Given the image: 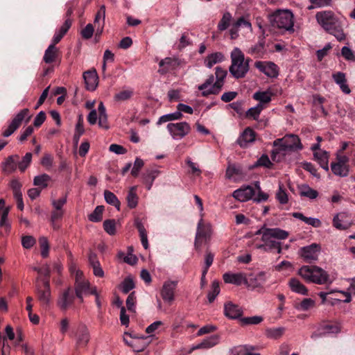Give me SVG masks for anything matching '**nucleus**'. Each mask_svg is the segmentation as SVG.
<instances>
[{
    "mask_svg": "<svg viewBox=\"0 0 355 355\" xmlns=\"http://www.w3.org/2000/svg\"><path fill=\"white\" fill-rule=\"evenodd\" d=\"M69 271L75 279V293L73 288L69 287L60 295L58 304L64 311L68 309L73 304L75 295L82 302L83 295L89 294V282L85 279L83 272L78 270L75 265L69 266Z\"/></svg>",
    "mask_w": 355,
    "mask_h": 355,
    "instance_id": "f257e3e1",
    "label": "nucleus"
},
{
    "mask_svg": "<svg viewBox=\"0 0 355 355\" xmlns=\"http://www.w3.org/2000/svg\"><path fill=\"white\" fill-rule=\"evenodd\" d=\"M319 24L328 33L334 35L338 41H343L346 36L343 32V23L335 14L330 10L319 12L315 15Z\"/></svg>",
    "mask_w": 355,
    "mask_h": 355,
    "instance_id": "f03ea898",
    "label": "nucleus"
},
{
    "mask_svg": "<svg viewBox=\"0 0 355 355\" xmlns=\"http://www.w3.org/2000/svg\"><path fill=\"white\" fill-rule=\"evenodd\" d=\"M231 65L229 71L231 75L236 79L244 78L250 69V62L251 59L245 58L244 53L237 47L231 52Z\"/></svg>",
    "mask_w": 355,
    "mask_h": 355,
    "instance_id": "7ed1b4c3",
    "label": "nucleus"
},
{
    "mask_svg": "<svg viewBox=\"0 0 355 355\" xmlns=\"http://www.w3.org/2000/svg\"><path fill=\"white\" fill-rule=\"evenodd\" d=\"M300 275L306 282L317 284H324L329 281L328 273L317 266H303L298 270Z\"/></svg>",
    "mask_w": 355,
    "mask_h": 355,
    "instance_id": "20e7f679",
    "label": "nucleus"
},
{
    "mask_svg": "<svg viewBox=\"0 0 355 355\" xmlns=\"http://www.w3.org/2000/svg\"><path fill=\"white\" fill-rule=\"evenodd\" d=\"M269 20L272 27L283 31L293 32V15L289 10H277L269 15Z\"/></svg>",
    "mask_w": 355,
    "mask_h": 355,
    "instance_id": "39448f33",
    "label": "nucleus"
},
{
    "mask_svg": "<svg viewBox=\"0 0 355 355\" xmlns=\"http://www.w3.org/2000/svg\"><path fill=\"white\" fill-rule=\"evenodd\" d=\"M288 236V232L279 228L265 229L261 240L268 250H276L277 253H281V243L275 239H286Z\"/></svg>",
    "mask_w": 355,
    "mask_h": 355,
    "instance_id": "423d86ee",
    "label": "nucleus"
},
{
    "mask_svg": "<svg viewBox=\"0 0 355 355\" xmlns=\"http://www.w3.org/2000/svg\"><path fill=\"white\" fill-rule=\"evenodd\" d=\"M94 103L95 101L90 102V125L95 124L98 120V124L100 128L108 129L107 115L103 103L101 101L99 103L97 111L92 109Z\"/></svg>",
    "mask_w": 355,
    "mask_h": 355,
    "instance_id": "0eeeda50",
    "label": "nucleus"
},
{
    "mask_svg": "<svg viewBox=\"0 0 355 355\" xmlns=\"http://www.w3.org/2000/svg\"><path fill=\"white\" fill-rule=\"evenodd\" d=\"M212 226L211 223H205L201 218L198 223L197 231L196 234L194 246L196 250H200L202 240L205 243L208 242L212 235Z\"/></svg>",
    "mask_w": 355,
    "mask_h": 355,
    "instance_id": "6e6552de",
    "label": "nucleus"
},
{
    "mask_svg": "<svg viewBox=\"0 0 355 355\" xmlns=\"http://www.w3.org/2000/svg\"><path fill=\"white\" fill-rule=\"evenodd\" d=\"M320 252V245L312 243L301 248L299 250L298 254L306 263H311L318 261Z\"/></svg>",
    "mask_w": 355,
    "mask_h": 355,
    "instance_id": "1a4fd4ad",
    "label": "nucleus"
},
{
    "mask_svg": "<svg viewBox=\"0 0 355 355\" xmlns=\"http://www.w3.org/2000/svg\"><path fill=\"white\" fill-rule=\"evenodd\" d=\"M215 75L216 82L207 91L202 92V96L207 97L210 94H218L220 92L224 85V80L227 75V71L221 67H216Z\"/></svg>",
    "mask_w": 355,
    "mask_h": 355,
    "instance_id": "9d476101",
    "label": "nucleus"
},
{
    "mask_svg": "<svg viewBox=\"0 0 355 355\" xmlns=\"http://www.w3.org/2000/svg\"><path fill=\"white\" fill-rule=\"evenodd\" d=\"M167 130L173 139H181L191 131V126L187 122L169 123Z\"/></svg>",
    "mask_w": 355,
    "mask_h": 355,
    "instance_id": "9b49d317",
    "label": "nucleus"
},
{
    "mask_svg": "<svg viewBox=\"0 0 355 355\" xmlns=\"http://www.w3.org/2000/svg\"><path fill=\"white\" fill-rule=\"evenodd\" d=\"M105 16V7L102 6L96 14L94 25L90 24V38L95 32L94 42H98V37L103 32Z\"/></svg>",
    "mask_w": 355,
    "mask_h": 355,
    "instance_id": "f8f14e48",
    "label": "nucleus"
},
{
    "mask_svg": "<svg viewBox=\"0 0 355 355\" xmlns=\"http://www.w3.org/2000/svg\"><path fill=\"white\" fill-rule=\"evenodd\" d=\"M29 114V110H21L12 120L8 126L3 130L2 135L8 137L13 134L21 125L25 117Z\"/></svg>",
    "mask_w": 355,
    "mask_h": 355,
    "instance_id": "ddd939ff",
    "label": "nucleus"
},
{
    "mask_svg": "<svg viewBox=\"0 0 355 355\" xmlns=\"http://www.w3.org/2000/svg\"><path fill=\"white\" fill-rule=\"evenodd\" d=\"M180 64V62L178 58L166 57L159 62L157 72L160 75H165L171 71L175 70Z\"/></svg>",
    "mask_w": 355,
    "mask_h": 355,
    "instance_id": "4468645a",
    "label": "nucleus"
},
{
    "mask_svg": "<svg viewBox=\"0 0 355 355\" xmlns=\"http://www.w3.org/2000/svg\"><path fill=\"white\" fill-rule=\"evenodd\" d=\"M178 282L167 281L165 282L161 291V296L164 302L171 304L175 300V291L176 289Z\"/></svg>",
    "mask_w": 355,
    "mask_h": 355,
    "instance_id": "2eb2a0df",
    "label": "nucleus"
},
{
    "mask_svg": "<svg viewBox=\"0 0 355 355\" xmlns=\"http://www.w3.org/2000/svg\"><path fill=\"white\" fill-rule=\"evenodd\" d=\"M273 146L275 148L271 152V158L273 161H279L277 159L278 154H284L285 152L292 150V146L284 138L275 140L273 141Z\"/></svg>",
    "mask_w": 355,
    "mask_h": 355,
    "instance_id": "dca6fc26",
    "label": "nucleus"
},
{
    "mask_svg": "<svg viewBox=\"0 0 355 355\" xmlns=\"http://www.w3.org/2000/svg\"><path fill=\"white\" fill-rule=\"evenodd\" d=\"M42 289L40 284H36L37 297L43 305H48L50 302L51 290L50 281L45 279L43 283Z\"/></svg>",
    "mask_w": 355,
    "mask_h": 355,
    "instance_id": "f3484780",
    "label": "nucleus"
},
{
    "mask_svg": "<svg viewBox=\"0 0 355 355\" xmlns=\"http://www.w3.org/2000/svg\"><path fill=\"white\" fill-rule=\"evenodd\" d=\"M243 313V309L232 302H228L224 304V315L229 319H240Z\"/></svg>",
    "mask_w": 355,
    "mask_h": 355,
    "instance_id": "a211bd4d",
    "label": "nucleus"
},
{
    "mask_svg": "<svg viewBox=\"0 0 355 355\" xmlns=\"http://www.w3.org/2000/svg\"><path fill=\"white\" fill-rule=\"evenodd\" d=\"M89 342V333L86 325L80 324L76 333V347L78 350L85 348Z\"/></svg>",
    "mask_w": 355,
    "mask_h": 355,
    "instance_id": "6ab92c4d",
    "label": "nucleus"
},
{
    "mask_svg": "<svg viewBox=\"0 0 355 355\" xmlns=\"http://www.w3.org/2000/svg\"><path fill=\"white\" fill-rule=\"evenodd\" d=\"M256 132L250 127L246 128L238 138L236 143L241 148H246L255 141Z\"/></svg>",
    "mask_w": 355,
    "mask_h": 355,
    "instance_id": "aec40b11",
    "label": "nucleus"
},
{
    "mask_svg": "<svg viewBox=\"0 0 355 355\" xmlns=\"http://www.w3.org/2000/svg\"><path fill=\"white\" fill-rule=\"evenodd\" d=\"M255 195V190L252 186H247L239 189L235 190L233 192V197L241 201L245 202L251 199L253 196Z\"/></svg>",
    "mask_w": 355,
    "mask_h": 355,
    "instance_id": "412c9836",
    "label": "nucleus"
},
{
    "mask_svg": "<svg viewBox=\"0 0 355 355\" xmlns=\"http://www.w3.org/2000/svg\"><path fill=\"white\" fill-rule=\"evenodd\" d=\"M225 283L232 284L237 286L241 284H248V279L243 273H225L223 276Z\"/></svg>",
    "mask_w": 355,
    "mask_h": 355,
    "instance_id": "4be33fe9",
    "label": "nucleus"
},
{
    "mask_svg": "<svg viewBox=\"0 0 355 355\" xmlns=\"http://www.w3.org/2000/svg\"><path fill=\"white\" fill-rule=\"evenodd\" d=\"M347 217L345 212L337 214L333 218V226L340 230L348 229L351 226V223L346 220Z\"/></svg>",
    "mask_w": 355,
    "mask_h": 355,
    "instance_id": "5701e85b",
    "label": "nucleus"
},
{
    "mask_svg": "<svg viewBox=\"0 0 355 355\" xmlns=\"http://www.w3.org/2000/svg\"><path fill=\"white\" fill-rule=\"evenodd\" d=\"M332 78L334 82L338 85H339L340 89L344 94H350L351 89L347 83V79L345 73L340 71L334 73L332 74Z\"/></svg>",
    "mask_w": 355,
    "mask_h": 355,
    "instance_id": "b1692460",
    "label": "nucleus"
},
{
    "mask_svg": "<svg viewBox=\"0 0 355 355\" xmlns=\"http://www.w3.org/2000/svg\"><path fill=\"white\" fill-rule=\"evenodd\" d=\"M248 279V286L257 288L261 286L266 281V274L265 272H259L257 274H251Z\"/></svg>",
    "mask_w": 355,
    "mask_h": 355,
    "instance_id": "393cba45",
    "label": "nucleus"
},
{
    "mask_svg": "<svg viewBox=\"0 0 355 355\" xmlns=\"http://www.w3.org/2000/svg\"><path fill=\"white\" fill-rule=\"evenodd\" d=\"M241 26H244L249 28H252V25L250 21L245 20L243 17H239L232 24L231 28L230 29L231 39L234 40L238 37L239 29Z\"/></svg>",
    "mask_w": 355,
    "mask_h": 355,
    "instance_id": "a878e982",
    "label": "nucleus"
},
{
    "mask_svg": "<svg viewBox=\"0 0 355 355\" xmlns=\"http://www.w3.org/2000/svg\"><path fill=\"white\" fill-rule=\"evenodd\" d=\"M125 334L129 335L132 338L131 342L128 343V346L131 347L135 352H142L145 349L147 344L144 340H146L148 337L137 338L132 337V335L128 333H125Z\"/></svg>",
    "mask_w": 355,
    "mask_h": 355,
    "instance_id": "bb28decb",
    "label": "nucleus"
},
{
    "mask_svg": "<svg viewBox=\"0 0 355 355\" xmlns=\"http://www.w3.org/2000/svg\"><path fill=\"white\" fill-rule=\"evenodd\" d=\"M219 341V336L212 335L204 339L200 343L193 346L192 349H209L215 346Z\"/></svg>",
    "mask_w": 355,
    "mask_h": 355,
    "instance_id": "cd10ccee",
    "label": "nucleus"
},
{
    "mask_svg": "<svg viewBox=\"0 0 355 355\" xmlns=\"http://www.w3.org/2000/svg\"><path fill=\"white\" fill-rule=\"evenodd\" d=\"M288 285L293 292L303 295H308V289L297 279L291 278L289 280Z\"/></svg>",
    "mask_w": 355,
    "mask_h": 355,
    "instance_id": "c85d7f7f",
    "label": "nucleus"
},
{
    "mask_svg": "<svg viewBox=\"0 0 355 355\" xmlns=\"http://www.w3.org/2000/svg\"><path fill=\"white\" fill-rule=\"evenodd\" d=\"M159 171L157 169H148L143 174L144 182L146 186V189L150 190L153 186L155 179L159 175Z\"/></svg>",
    "mask_w": 355,
    "mask_h": 355,
    "instance_id": "c756f323",
    "label": "nucleus"
},
{
    "mask_svg": "<svg viewBox=\"0 0 355 355\" xmlns=\"http://www.w3.org/2000/svg\"><path fill=\"white\" fill-rule=\"evenodd\" d=\"M19 155H10L8 157L3 165V170L5 173H11L15 171L18 165Z\"/></svg>",
    "mask_w": 355,
    "mask_h": 355,
    "instance_id": "7c9ffc66",
    "label": "nucleus"
},
{
    "mask_svg": "<svg viewBox=\"0 0 355 355\" xmlns=\"http://www.w3.org/2000/svg\"><path fill=\"white\" fill-rule=\"evenodd\" d=\"M224 60V55L220 52H216L208 55L205 60V64L208 68H211L214 64L221 62Z\"/></svg>",
    "mask_w": 355,
    "mask_h": 355,
    "instance_id": "2f4dec72",
    "label": "nucleus"
},
{
    "mask_svg": "<svg viewBox=\"0 0 355 355\" xmlns=\"http://www.w3.org/2000/svg\"><path fill=\"white\" fill-rule=\"evenodd\" d=\"M265 52V38L259 37L257 44L252 46L248 51V53L254 55L256 58H261Z\"/></svg>",
    "mask_w": 355,
    "mask_h": 355,
    "instance_id": "473e14b6",
    "label": "nucleus"
},
{
    "mask_svg": "<svg viewBox=\"0 0 355 355\" xmlns=\"http://www.w3.org/2000/svg\"><path fill=\"white\" fill-rule=\"evenodd\" d=\"M58 48L54 44H50L44 52L43 60L47 64L53 62L58 56Z\"/></svg>",
    "mask_w": 355,
    "mask_h": 355,
    "instance_id": "72a5a7b5",
    "label": "nucleus"
},
{
    "mask_svg": "<svg viewBox=\"0 0 355 355\" xmlns=\"http://www.w3.org/2000/svg\"><path fill=\"white\" fill-rule=\"evenodd\" d=\"M315 159L318 161L320 166L325 171H329V154L327 151H319L313 153Z\"/></svg>",
    "mask_w": 355,
    "mask_h": 355,
    "instance_id": "f704fd0d",
    "label": "nucleus"
},
{
    "mask_svg": "<svg viewBox=\"0 0 355 355\" xmlns=\"http://www.w3.org/2000/svg\"><path fill=\"white\" fill-rule=\"evenodd\" d=\"M300 195L302 197H306L311 200L315 199L318 196V192L311 188L307 184H302L299 187Z\"/></svg>",
    "mask_w": 355,
    "mask_h": 355,
    "instance_id": "c9c22d12",
    "label": "nucleus"
},
{
    "mask_svg": "<svg viewBox=\"0 0 355 355\" xmlns=\"http://www.w3.org/2000/svg\"><path fill=\"white\" fill-rule=\"evenodd\" d=\"M331 168L335 175L341 178L347 177L349 172V166H343L337 163H331Z\"/></svg>",
    "mask_w": 355,
    "mask_h": 355,
    "instance_id": "e433bc0d",
    "label": "nucleus"
},
{
    "mask_svg": "<svg viewBox=\"0 0 355 355\" xmlns=\"http://www.w3.org/2000/svg\"><path fill=\"white\" fill-rule=\"evenodd\" d=\"M128 206L130 209H134L138 204V196L137 195V187H132L126 197Z\"/></svg>",
    "mask_w": 355,
    "mask_h": 355,
    "instance_id": "4c0bfd02",
    "label": "nucleus"
},
{
    "mask_svg": "<svg viewBox=\"0 0 355 355\" xmlns=\"http://www.w3.org/2000/svg\"><path fill=\"white\" fill-rule=\"evenodd\" d=\"M272 94L270 92H257L253 94V98L259 101L258 104L263 105L271 101Z\"/></svg>",
    "mask_w": 355,
    "mask_h": 355,
    "instance_id": "58836bf2",
    "label": "nucleus"
},
{
    "mask_svg": "<svg viewBox=\"0 0 355 355\" xmlns=\"http://www.w3.org/2000/svg\"><path fill=\"white\" fill-rule=\"evenodd\" d=\"M104 198L107 203L114 206L117 210H120V201L114 193L105 190L104 191Z\"/></svg>",
    "mask_w": 355,
    "mask_h": 355,
    "instance_id": "ea45409f",
    "label": "nucleus"
},
{
    "mask_svg": "<svg viewBox=\"0 0 355 355\" xmlns=\"http://www.w3.org/2000/svg\"><path fill=\"white\" fill-rule=\"evenodd\" d=\"M232 16L230 12H225L218 24V29L220 31L226 30L231 24Z\"/></svg>",
    "mask_w": 355,
    "mask_h": 355,
    "instance_id": "a19ab883",
    "label": "nucleus"
},
{
    "mask_svg": "<svg viewBox=\"0 0 355 355\" xmlns=\"http://www.w3.org/2000/svg\"><path fill=\"white\" fill-rule=\"evenodd\" d=\"M182 114L180 112L178 111L173 113L167 114L159 117V120L157 122V124L160 125L168 121L179 120L182 119Z\"/></svg>",
    "mask_w": 355,
    "mask_h": 355,
    "instance_id": "79ce46f5",
    "label": "nucleus"
},
{
    "mask_svg": "<svg viewBox=\"0 0 355 355\" xmlns=\"http://www.w3.org/2000/svg\"><path fill=\"white\" fill-rule=\"evenodd\" d=\"M284 327L268 328L266 329L265 334L268 338L277 339L284 334Z\"/></svg>",
    "mask_w": 355,
    "mask_h": 355,
    "instance_id": "37998d69",
    "label": "nucleus"
},
{
    "mask_svg": "<svg viewBox=\"0 0 355 355\" xmlns=\"http://www.w3.org/2000/svg\"><path fill=\"white\" fill-rule=\"evenodd\" d=\"M90 267L92 268L93 274L97 277H103L105 275L104 271L97 260L92 259V254L90 253Z\"/></svg>",
    "mask_w": 355,
    "mask_h": 355,
    "instance_id": "c03bdc74",
    "label": "nucleus"
},
{
    "mask_svg": "<svg viewBox=\"0 0 355 355\" xmlns=\"http://www.w3.org/2000/svg\"><path fill=\"white\" fill-rule=\"evenodd\" d=\"M315 306V301L311 298H305L301 302L296 303L295 308L299 311H306Z\"/></svg>",
    "mask_w": 355,
    "mask_h": 355,
    "instance_id": "a18cd8bd",
    "label": "nucleus"
},
{
    "mask_svg": "<svg viewBox=\"0 0 355 355\" xmlns=\"http://www.w3.org/2000/svg\"><path fill=\"white\" fill-rule=\"evenodd\" d=\"M284 140L288 142L292 146V150L293 149H302V145L300 142V139L297 135H290L285 136L284 137Z\"/></svg>",
    "mask_w": 355,
    "mask_h": 355,
    "instance_id": "49530a36",
    "label": "nucleus"
},
{
    "mask_svg": "<svg viewBox=\"0 0 355 355\" xmlns=\"http://www.w3.org/2000/svg\"><path fill=\"white\" fill-rule=\"evenodd\" d=\"M134 92L132 89H124L116 93L114 98L116 101H125L131 98Z\"/></svg>",
    "mask_w": 355,
    "mask_h": 355,
    "instance_id": "de8ad7c7",
    "label": "nucleus"
},
{
    "mask_svg": "<svg viewBox=\"0 0 355 355\" xmlns=\"http://www.w3.org/2000/svg\"><path fill=\"white\" fill-rule=\"evenodd\" d=\"M276 198L282 205H285L288 202V194L282 184H279V189L276 193Z\"/></svg>",
    "mask_w": 355,
    "mask_h": 355,
    "instance_id": "09e8293b",
    "label": "nucleus"
},
{
    "mask_svg": "<svg viewBox=\"0 0 355 355\" xmlns=\"http://www.w3.org/2000/svg\"><path fill=\"white\" fill-rule=\"evenodd\" d=\"M219 293H220L219 282L217 281L212 282L211 291L208 293V295H207L209 302V303L213 302Z\"/></svg>",
    "mask_w": 355,
    "mask_h": 355,
    "instance_id": "8fccbe9b",
    "label": "nucleus"
},
{
    "mask_svg": "<svg viewBox=\"0 0 355 355\" xmlns=\"http://www.w3.org/2000/svg\"><path fill=\"white\" fill-rule=\"evenodd\" d=\"M264 74L270 78H276L279 75L277 66L271 62H267Z\"/></svg>",
    "mask_w": 355,
    "mask_h": 355,
    "instance_id": "3c124183",
    "label": "nucleus"
},
{
    "mask_svg": "<svg viewBox=\"0 0 355 355\" xmlns=\"http://www.w3.org/2000/svg\"><path fill=\"white\" fill-rule=\"evenodd\" d=\"M264 108L263 105L257 104L255 107L250 108L246 112V116L251 117L254 120H257L261 112Z\"/></svg>",
    "mask_w": 355,
    "mask_h": 355,
    "instance_id": "603ef678",
    "label": "nucleus"
},
{
    "mask_svg": "<svg viewBox=\"0 0 355 355\" xmlns=\"http://www.w3.org/2000/svg\"><path fill=\"white\" fill-rule=\"evenodd\" d=\"M103 229L110 235L116 234V220L114 219H107L103 222Z\"/></svg>",
    "mask_w": 355,
    "mask_h": 355,
    "instance_id": "864d4df0",
    "label": "nucleus"
},
{
    "mask_svg": "<svg viewBox=\"0 0 355 355\" xmlns=\"http://www.w3.org/2000/svg\"><path fill=\"white\" fill-rule=\"evenodd\" d=\"M51 178L47 174H42L41 175L35 176L33 180L34 185L45 188L47 187L48 182Z\"/></svg>",
    "mask_w": 355,
    "mask_h": 355,
    "instance_id": "5fc2aeb1",
    "label": "nucleus"
},
{
    "mask_svg": "<svg viewBox=\"0 0 355 355\" xmlns=\"http://www.w3.org/2000/svg\"><path fill=\"white\" fill-rule=\"evenodd\" d=\"M214 255L211 252L207 251L205 257V266L203 268L202 273V279H203L209 270V268L211 266L213 261H214Z\"/></svg>",
    "mask_w": 355,
    "mask_h": 355,
    "instance_id": "6e6d98bb",
    "label": "nucleus"
},
{
    "mask_svg": "<svg viewBox=\"0 0 355 355\" xmlns=\"http://www.w3.org/2000/svg\"><path fill=\"white\" fill-rule=\"evenodd\" d=\"M104 207L103 205L97 206L94 211L90 214V220L93 222H100L103 219V213Z\"/></svg>",
    "mask_w": 355,
    "mask_h": 355,
    "instance_id": "4d7b16f0",
    "label": "nucleus"
},
{
    "mask_svg": "<svg viewBox=\"0 0 355 355\" xmlns=\"http://www.w3.org/2000/svg\"><path fill=\"white\" fill-rule=\"evenodd\" d=\"M32 159V153H26V155L23 157L21 162H18V166L19 170L21 172H24L28 166L30 165Z\"/></svg>",
    "mask_w": 355,
    "mask_h": 355,
    "instance_id": "13d9d810",
    "label": "nucleus"
},
{
    "mask_svg": "<svg viewBox=\"0 0 355 355\" xmlns=\"http://www.w3.org/2000/svg\"><path fill=\"white\" fill-rule=\"evenodd\" d=\"M135 285L132 278L126 277L121 284V289L123 293H129L135 288Z\"/></svg>",
    "mask_w": 355,
    "mask_h": 355,
    "instance_id": "bf43d9fd",
    "label": "nucleus"
},
{
    "mask_svg": "<svg viewBox=\"0 0 355 355\" xmlns=\"http://www.w3.org/2000/svg\"><path fill=\"white\" fill-rule=\"evenodd\" d=\"M256 166H263L267 168H271L273 164L270 160L267 155H262L254 164Z\"/></svg>",
    "mask_w": 355,
    "mask_h": 355,
    "instance_id": "052dcab7",
    "label": "nucleus"
},
{
    "mask_svg": "<svg viewBox=\"0 0 355 355\" xmlns=\"http://www.w3.org/2000/svg\"><path fill=\"white\" fill-rule=\"evenodd\" d=\"M321 330L324 334H337L340 332V328L337 324H327L322 326Z\"/></svg>",
    "mask_w": 355,
    "mask_h": 355,
    "instance_id": "680f3d73",
    "label": "nucleus"
},
{
    "mask_svg": "<svg viewBox=\"0 0 355 355\" xmlns=\"http://www.w3.org/2000/svg\"><path fill=\"white\" fill-rule=\"evenodd\" d=\"M240 321L243 325L257 324L263 321L261 316L245 317L240 318Z\"/></svg>",
    "mask_w": 355,
    "mask_h": 355,
    "instance_id": "e2e57ef3",
    "label": "nucleus"
},
{
    "mask_svg": "<svg viewBox=\"0 0 355 355\" xmlns=\"http://www.w3.org/2000/svg\"><path fill=\"white\" fill-rule=\"evenodd\" d=\"M98 76L94 68L90 69V90H95L98 85Z\"/></svg>",
    "mask_w": 355,
    "mask_h": 355,
    "instance_id": "0e129e2a",
    "label": "nucleus"
},
{
    "mask_svg": "<svg viewBox=\"0 0 355 355\" xmlns=\"http://www.w3.org/2000/svg\"><path fill=\"white\" fill-rule=\"evenodd\" d=\"M10 185L12 190L14 197L22 195L21 191V184L17 180H12Z\"/></svg>",
    "mask_w": 355,
    "mask_h": 355,
    "instance_id": "69168bd1",
    "label": "nucleus"
},
{
    "mask_svg": "<svg viewBox=\"0 0 355 355\" xmlns=\"http://www.w3.org/2000/svg\"><path fill=\"white\" fill-rule=\"evenodd\" d=\"M341 54L347 60L355 61V55L349 47L343 46L341 49Z\"/></svg>",
    "mask_w": 355,
    "mask_h": 355,
    "instance_id": "338daca9",
    "label": "nucleus"
},
{
    "mask_svg": "<svg viewBox=\"0 0 355 355\" xmlns=\"http://www.w3.org/2000/svg\"><path fill=\"white\" fill-rule=\"evenodd\" d=\"M35 243V239L31 236H24L21 239V244L24 248L29 249Z\"/></svg>",
    "mask_w": 355,
    "mask_h": 355,
    "instance_id": "774afa93",
    "label": "nucleus"
}]
</instances>
